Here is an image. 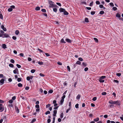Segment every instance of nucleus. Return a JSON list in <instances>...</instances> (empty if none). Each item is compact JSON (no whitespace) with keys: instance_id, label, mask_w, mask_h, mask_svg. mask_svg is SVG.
Instances as JSON below:
<instances>
[{"instance_id":"nucleus-1","label":"nucleus","mask_w":123,"mask_h":123,"mask_svg":"<svg viewBox=\"0 0 123 123\" xmlns=\"http://www.w3.org/2000/svg\"><path fill=\"white\" fill-rule=\"evenodd\" d=\"M54 2L51 0H50L49 1V6L50 7L55 8L57 6L56 5L54 4Z\"/></svg>"},{"instance_id":"nucleus-2","label":"nucleus","mask_w":123,"mask_h":123,"mask_svg":"<svg viewBox=\"0 0 123 123\" xmlns=\"http://www.w3.org/2000/svg\"><path fill=\"white\" fill-rule=\"evenodd\" d=\"M15 8V6L14 5L11 6L10 8H8V11L9 12H11L12 11V9H14Z\"/></svg>"},{"instance_id":"nucleus-3","label":"nucleus","mask_w":123,"mask_h":123,"mask_svg":"<svg viewBox=\"0 0 123 123\" xmlns=\"http://www.w3.org/2000/svg\"><path fill=\"white\" fill-rule=\"evenodd\" d=\"M65 95H63V96L62 97V99L60 101V104L61 105H62L64 101V99L65 97Z\"/></svg>"},{"instance_id":"nucleus-4","label":"nucleus","mask_w":123,"mask_h":123,"mask_svg":"<svg viewBox=\"0 0 123 123\" xmlns=\"http://www.w3.org/2000/svg\"><path fill=\"white\" fill-rule=\"evenodd\" d=\"M13 72L15 74H19L18 71V69L16 68L13 71Z\"/></svg>"},{"instance_id":"nucleus-5","label":"nucleus","mask_w":123,"mask_h":123,"mask_svg":"<svg viewBox=\"0 0 123 123\" xmlns=\"http://www.w3.org/2000/svg\"><path fill=\"white\" fill-rule=\"evenodd\" d=\"M9 37V36L6 33H5L3 34H2V37Z\"/></svg>"},{"instance_id":"nucleus-6","label":"nucleus","mask_w":123,"mask_h":123,"mask_svg":"<svg viewBox=\"0 0 123 123\" xmlns=\"http://www.w3.org/2000/svg\"><path fill=\"white\" fill-rule=\"evenodd\" d=\"M4 110V107L2 106L1 104H0V110L1 111H3Z\"/></svg>"},{"instance_id":"nucleus-7","label":"nucleus","mask_w":123,"mask_h":123,"mask_svg":"<svg viewBox=\"0 0 123 123\" xmlns=\"http://www.w3.org/2000/svg\"><path fill=\"white\" fill-rule=\"evenodd\" d=\"M5 80L3 79H2L0 80V85H1L4 83Z\"/></svg>"},{"instance_id":"nucleus-8","label":"nucleus","mask_w":123,"mask_h":123,"mask_svg":"<svg viewBox=\"0 0 123 123\" xmlns=\"http://www.w3.org/2000/svg\"><path fill=\"white\" fill-rule=\"evenodd\" d=\"M1 28L4 31H6V28L4 27V26L3 25H1Z\"/></svg>"},{"instance_id":"nucleus-9","label":"nucleus","mask_w":123,"mask_h":123,"mask_svg":"<svg viewBox=\"0 0 123 123\" xmlns=\"http://www.w3.org/2000/svg\"><path fill=\"white\" fill-rule=\"evenodd\" d=\"M65 41L68 43H71L72 42V40L68 38L66 39Z\"/></svg>"},{"instance_id":"nucleus-10","label":"nucleus","mask_w":123,"mask_h":123,"mask_svg":"<svg viewBox=\"0 0 123 123\" xmlns=\"http://www.w3.org/2000/svg\"><path fill=\"white\" fill-rule=\"evenodd\" d=\"M65 9H64L60 8L59 9V11L60 12H64V11H65Z\"/></svg>"},{"instance_id":"nucleus-11","label":"nucleus","mask_w":123,"mask_h":123,"mask_svg":"<svg viewBox=\"0 0 123 123\" xmlns=\"http://www.w3.org/2000/svg\"><path fill=\"white\" fill-rule=\"evenodd\" d=\"M115 104H116L117 105H119L120 104V101L118 100L115 101Z\"/></svg>"},{"instance_id":"nucleus-12","label":"nucleus","mask_w":123,"mask_h":123,"mask_svg":"<svg viewBox=\"0 0 123 123\" xmlns=\"http://www.w3.org/2000/svg\"><path fill=\"white\" fill-rule=\"evenodd\" d=\"M109 102L110 104H115V101H113L112 100L110 101Z\"/></svg>"},{"instance_id":"nucleus-13","label":"nucleus","mask_w":123,"mask_h":123,"mask_svg":"<svg viewBox=\"0 0 123 123\" xmlns=\"http://www.w3.org/2000/svg\"><path fill=\"white\" fill-rule=\"evenodd\" d=\"M2 48L4 49H5L7 48L6 45L5 44H2Z\"/></svg>"},{"instance_id":"nucleus-14","label":"nucleus","mask_w":123,"mask_h":123,"mask_svg":"<svg viewBox=\"0 0 123 123\" xmlns=\"http://www.w3.org/2000/svg\"><path fill=\"white\" fill-rule=\"evenodd\" d=\"M63 14L65 15H68V13L65 10V11L63 12Z\"/></svg>"},{"instance_id":"nucleus-15","label":"nucleus","mask_w":123,"mask_h":123,"mask_svg":"<svg viewBox=\"0 0 123 123\" xmlns=\"http://www.w3.org/2000/svg\"><path fill=\"white\" fill-rule=\"evenodd\" d=\"M15 109L16 110L17 112L18 113L19 112V109H18V107L16 106H15Z\"/></svg>"},{"instance_id":"nucleus-16","label":"nucleus","mask_w":123,"mask_h":123,"mask_svg":"<svg viewBox=\"0 0 123 123\" xmlns=\"http://www.w3.org/2000/svg\"><path fill=\"white\" fill-rule=\"evenodd\" d=\"M61 42L62 43H65L66 42L64 41V39L63 38L62 39L61 41Z\"/></svg>"},{"instance_id":"nucleus-17","label":"nucleus","mask_w":123,"mask_h":123,"mask_svg":"<svg viewBox=\"0 0 123 123\" xmlns=\"http://www.w3.org/2000/svg\"><path fill=\"white\" fill-rule=\"evenodd\" d=\"M80 97V96L79 94H78L76 97V98L77 99H79Z\"/></svg>"},{"instance_id":"nucleus-18","label":"nucleus","mask_w":123,"mask_h":123,"mask_svg":"<svg viewBox=\"0 0 123 123\" xmlns=\"http://www.w3.org/2000/svg\"><path fill=\"white\" fill-rule=\"evenodd\" d=\"M3 16L1 12H0V18L1 19H3Z\"/></svg>"},{"instance_id":"nucleus-19","label":"nucleus","mask_w":123,"mask_h":123,"mask_svg":"<svg viewBox=\"0 0 123 123\" xmlns=\"http://www.w3.org/2000/svg\"><path fill=\"white\" fill-rule=\"evenodd\" d=\"M40 9V8L39 6H37L36 7L35 9L36 10L38 11Z\"/></svg>"},{"instance_id":"nucleus-20","label":"nucleus","mask_w":123,"mask_h":123,"mask_svg":"<svg viewBox=\"0 0 123 123\" xmlns=\"http://www.w3.org/2000/svg\"><path fill=\"white\" fill-rule=\"evenodd\" d=\"M116 17L119 18L121 17V15L120 14L118 13L116 14Z\"/></svg>"},{"instance_id":"nucleus-21","label":"nucleus","mask_w":123,"mask_h":123,"mask_svg":"<svg viewBox=\"0 0 123 123\" xmlns=\"http://www.w3.org/2000/svg\"><path fill=\"white\" fill-rule=\"evenodd\" d=\"M18 87H22V86L23 85L22 84H21V83H19L18 84Z\"/></svg>"},{"instance_id":"nucleus-22","label":"nucleus","mask_w":123,"mask_h":123,"mask_svg":"<svg viewBox=\"0 0 123 123\" xmlns=\"http://www.w3.org/2000/svg\"><path fill=\"white\" fill-rule=\"evenodd\" d=\"M85 21L86 22H88L89 21L88 18H85Z\"/></svg>"},{"instance_id":"nucleus-23","label":"nucleus","mask_w":123,"mask_h":123,"mask_svg":"<svg viewBox=\"0 0 123 123\" xmlns=\"http://www.w3.org/2000/svg\"><path fill=\"white\" fill-rule=\"evenodd\" d=\"M19 33V31L18 30H17L15 31V33L16 35H18Z\"/></svg>"},{"instance_id":"nucleus-24","label":"nucleus","mask_w":123,"mask_h":123,"mask_svg":"<svg viewBox=\"0 0 123 123\" xmlns=\"http://www.w3.org/2000/svg\"><path fill=\"white\" fill-rule=\"evenodd\" d=\"M82 65L84 67H86V66L87 64L86 63L83 62L82 63Z\"/></svg>"},{"instance_id":"nucleus-25","label":"nucleus","mask_w":123,"mask_h":123,"mask_svg":"<svg viewBox=\"0 0 123 123\" xmlns=\"http://www.w3.org/2000/svg\"><path fill=\"white\" fill-rule=\"evenodd\" d=\"M93 38L95 42L97 43H98V40L97 38Z\"/></svg>"},{"instance_id":"nucleus-26","label":"nucleus","mask_w":123,"mask_h":123,"mask_svg":"<svg viewBox=\"0 0 123 123\" xmlns=\"http://www.w3.org/2000/svg\"><path fill=\"white\" fill-rule=\"evenodd\" d=\"M99 120V118L98 117H97L95 119H94V121L95 122H97Z\"/></svg>"},{"instance_id":"nucleus-27","label":"nucleus","mask_w":123,"mask_h":123,"mask_svg":"<svg viewBox=\"0 0 123 123\" xmlns=\"http://www.w3.org/2000/svg\"><path fill=\"white\" fill-rule=\"evenodd\" d=\"M95 13V12L94 11H92L91 12V14L92 15H94Z\"/></svg>"},{"instance_id":"nucleus-28","label":"nucleus","mask_w":123,"mask_h":123,"mask_svg":"<svg viewBox=\"0 0 123 123\" xmlns=\"http://www.w3.org/2000/svg\"><path fill=\"white\" fill-rule=\"evenodd\" d=\"M38 63L41 65H43V62H38Z\"/></svg>"},{"instance_id":"nucleus-29","label":"nucleus","mask_w":123,"mask_h":123,"mask_svg":"<svg viewBox=\"0 0 123 123\" xmlns=\"http://www.w3.org/2000/svg\"><path fill=\"white\" fill-rule=\"evenodd\" d=\"M35 71L36 70H35L32 69L31 70V72L32 73H33L35 72Z\"/></svg>"},{"instance_id":"nucleus-30","label":"nucleus","mask_w":123,"mask_h":123,"mask_svg":"<svg viewBox=\"0 0 123 123\" xmlns=\"http://www.w3.org/2000/svg\"><path fill=\"white\" fill-rule=\"evenodd\" d=\"M104 13V11H100L99 14H103Z\"/></svg>"},{"instance_id":"nucleus-31","label":"nucleus","mask_w":123,"mask_h":123,"mask_svg":"<svg viewBox=\"0 0 123 123\" xmlns=\"http://www.w3.org/2000/svg\"><path fill=\"white\" fill-rule=\"evenodd\" d=\"M36 121V119H33L31 122V123H33L34 122H35Z\"/></svg>"},{"instance_id":"nucleus-32","label":"nucleus","mask_w":123,"mask_h":123,"mask_svg":"<svg viewBox=\"0 0 123 123\" xmlns=\"http://www.w3.org/2000/svg\"><path fill=\"white\" fill-rule=\"evenodd\" d=\"M106 77V76H101L100 78V79H104V78H105Z\"/></svg>"},{"instance_id":"nucleus-33","label":"nucleus","mask_w":123,"mask_h":123,"mask_svg":"<svg viewBox=\"0 0 123 123\" xmlns=\"http://www.w3.org/2000/svg\"><path fill=\"white\" fill-rule=\"evenodd\" d=\"M9 66L13 68L14 67L13 65L12 64H9Z\"/></svg>"},{"instance_id":"nucleus-34","label":"nucleus","mask_w":123,"mask_h":123,"mask_svg":"<svg viewBox=\"0 0 123 123\" xmlns=\"http://www.w3.org/2000/svg\"><path fill=\"white\" fill-rule=\"evenodd\" d=\"M21 78H19L17 79V81L18 82H19L21 81Z\"/></svg>"},{"instance_id":"nucleus-35","label":"nucleus","mask_w":123,"mask_h":123,"mask_svg":"<svg viewBox=\"0 0 123 123\" xmlns=\"http://www.w3.org/2000/svg\"><path fill=\"white\" fill-rule=\"evenodd\" d=\"M50 113V112L49 111H48L46 112L45 113V114L46 115H47L48 114H49Z\"/></svg>"},{"instance_id":"nucleus-36","label":"nucleus","mask_w":123,"mask_h":123,"mask_svg":"<svg viewBox=\"0 0 123 123\" xmlns=\"http://www.w3.org/2000/svg\"><path fill=\"white\" fill-rule=\"evenodd\" d=\"M67 69L69 71H70V67L69 66H67Z\"/></svg>"},{"instance_id":"nucleus-37","label":"nucleus","mask_w":123,"mask_h":123,"mask_svg":"<svg viewBox=\"0 0 123 123\" xmlns=\"http://www.w3.org/2000/svg\"><path fill=\"white\" fill-rule=\"evenodd\" d=\"M99 81L100 82H104L105 81L104 80H102V79H100Z\"/></svg>"},{"instance_id":"nucleus-38","label":"nucleus","mask_w":123,"mask_h":123,"mask_svg":"<svg viewBox=\"0 0 123 123\" xmlns=\"http://www.w3.org/2000/svg\"><path fill=\"white\" fill-rule=\"evenodd\" d=\"M81 62L79 61H78L77 62H76V64H78L80 65L81 64Z\"/></svg>"},{"instance_id":"nucleus-39","label":"nucleus","mask_w":123,"mask_h":123,"mask_svg":"<svg viewBox=\"0 0 123 123\" xmlns=\"http://www.w3.org/2000/svg\"><path fill=\"white\" fill-rule=\"evenodd\" d=\"M10 62H11L13 63H14V61L13 59H11Z\"/></svg>"},{"instance_id":"nucleus-40","label":"nucleus","mask_w":123,"mask_h":123,"mask_svg":"<svg viewBox=\"0 0 123 123\" xmlns=\"http://www.w3.org/2000/svg\"><path fill=\"white\" fill-rule=\"evenodd\" d=\"M53 91L52 90H50L48 92V93H51L53 92Z\"/></svg>"},{"instance_id":"nucleus-41","label":"nucleus","mask_w":123,"mask_h":123,"mask_svg":"<svg viewBox=\"0 0 123 123\" xmlns=\"http://www.w3.org/2000/svg\"><path fill=\"white\" fill-rule=\"evenodd\" d=\"M112 9L114 10L115 11L117 10V8L116 7H113Z\"/></svg>"},{"instance_id":"nucleus-42","label":"nucleus","mask_w":123,"mask_h":123,"mask_svg":"<svg viewBox=\"0 0 123 123\" xmlns=\"http://www.w3.org/2000/svg\"><path fill=\"white\" fill-rule=\"evenodd\" d=\"M13 102V100L12 99L8 101V102L9 103H11V104Z\"/></svg>"},{"instance_id":"nucleus-43","label":"nucleus","mask_w":123,"mask_h":123,"mask_svg":"<svg viewBox=\"0 0 123 123\" xmlns=\"http://www.w3.org/2000/svg\"><path fill=\"white\" fill-rule=\"evenodd\" d=\"M53 11L54 12H56L57 11V9L56 8H54L53 9Z\"/></svg>"},{"instance_id":"nucleus-44","label":"nucleus","mask_w":123,"mask_h":123,"mask_svg":"<svg viewBox=\"0 0 123 123\" xmlns=\"http://www.w3.org/2000/svg\"><path fill=\"white\" fill-rule=\"evenodd\" d=\"M116 75L117 76L119 77L121 75V74L120 73H117Z\"/></svg>"},{"instance_id":"nucleus-45","label":"nucleus","mask_w":123,"mask_h":123,"mask_svg":"<svg viewBox=\"0 0 123 123\" xmlns=\"http://www.w3.org/2000/svg\"><path fill=\"white\" fill-rule=\"evenodd\" d=\"M63 113H62L61 114L60 117L61 118H62L63 117Z\"/></svg>"},{"instance_id":"nucleus-46","label":"nucleus","mask_w":123,"mask_h":123,"mask_svg":"<svg viewBox=\"0 0 123 123\" xmlns=\"http://www.w3.org/2000/svg\"><path fill=\"white\" fill-rule=\"evenodd\" d=\"M96 99L97 97H94L93 98L92 100L93 101H95L96 100Z\"/></svg>"},{"instance_id":"nucleus-47","label":"nucleus","mask_w":123,"mask_h":123,"mask_svg":"<svg viewBox=\"0 0 123 123\" xmlns=\"http://www.w3.org/2000/svg\"><path fill=\"white\" fill-rule=\"evenodd\" d=\"M16 66L18 68H20L21 67L20 65L18 64H17Z\"/></svg>"},{"instance_id":"nucleus-48","label":"nucleus","mask_w":123,"mask_h":123,"mask_svg":"<svg viewBox=\"0 0 123 123\" xmlns=\"http://www.w3.org/2000/svg\"><path fill=\"white\" fill-rule=\"evenodd\" d=\"M101 94L102 95H105L106 94V92H103Z\"/></svg>"},{"instance_id":"nucleus-49","label":"nucleus","mask_w":123,"mask_h":123,"mask_svg":"<svg viewBox=\"0 0 123 123\" xmlns=\"http://www.w3.org/2000/svg\"><path fill=\"white\" fill-rule=\"evenodd\" d=\"M79 104H76L75 105V107L76 108H78Z\"/></svg>"},{"instance_id":"nucleus-50","label":"nucleus","mask_w":123,"mask_h":123,"mask_svg":"<svg viewBox=\"0 0 123 123\" xmlns=\"http://www.w3.org/2000/svg\"><path fill=\"white\" fill-rule=\"evenodd\" d=\"M12 38L14 40H15L17 38L16 36H13L12 37Z\"/></svg>"},{"instance_id":"nucleus-51","label":"nucleus","mask_w":123,"mask_h":123,"mask_svg":"<svg viewBox=\"0 0 123 123\" xmlns=\"http://www.w3.org/2000/svg\"><path fill=\"white\" fill-rule=\"evenodd\" d=\"M96 3L97 5H99L100 4V2L99 1H96Z\"/></svg>"},{"instance_id":"nucleus-52","label":"nucleus","mask_w":123,"mask_h":123,"mask_svg":"<svg viewBox=\"0 0 123 123\" xmlns=\"http://www.w3.org/2000/svg\"><path fill=\"white\" fill-rule=\"evenodd\" d=\"M41 11L42 12H46V10L45 9H42L41 10Z\"/></svg>"},{"instance_id":"nucleus-53","label":"nucleus","mask_w":123,"mask_h":123,"mask_svg":"<svg viewBox=\"0 0 123 123\" xmlns=\"http://www.w3.org/2000/svg\"><path fill=\"white\" fill-rule=\"evenodd\" d=\"M58 64L60 65H62V63L60 62H58L57 63Z\"/></svg>"},{"instance_id":"nucleus-54","label":"nucleus","mask_w":123,"mask_h":123,"mask_svg":"<svg viewBox=\"0 0 123 123\" xmlns=\"http://www.w3.org/2000/svg\"><path fill=\"white\" fill-rule=\"evenodd\" d=\"M51 122V119L50 118L48 119L47 120V123H50Z\"/></svg>"},{"instance_id":"nucleus-55","label":"nucleus","mask_w":123,"mask_h":123,"mask_svg":"<svg viewBox=\"0 0 123 123\" xmlns=\"http://www.w3.org/2000/svg\"><path fill=\"white\" fill-rule=\"evenodd\" d=\"M88 68L87 67H86V68H85L84 69V71H86H86H87L88 70Z\"/></svg>"},{"instance_id":"nucleus-56","label":"nucleus","mask_w":123,"mask_h":123,"mask_svg":"<svg viewBox=\"0 0 123 123\" xmlns=\"http://www.w3.org/2000/svg\"><path fill=\"white\" fill-rule=\"evenodd\" d=\"M109 4L111 6H114V4L113 3H110Z\"/></svg>"},{"instance_id":"nucleus-57","label":"nucleus","mask_w":123,"mask_h":123,"mask_svg":"<svg viewBox=\"0 0 123 123\" xmlns=\"http://www.w3.org/2000/svg\"><path fill=\"white\" fill-rule=\"evenodd\" d=\"M26 79L27 80L29 81L30 79V78L29 76H28L27 77Z\"/></svg>"},{"instance_id":"nucleus-58","label":"nucleus","mask_w":123,"mask_h":123,"mask_svg":"<svg viewBox=\"0 0 123 123\" xmlns=\"http://www.w3.org/2000/svg\"><path fill=\"white\" fill-rule=\"evenodd\" d=\"M53 112L54 114H56L57 113V111L55 110H54L53 111Z\"/></svg>"},{"instance_id":"nucleus-59","label":"nucleus","mask_w":123,"mask_h":123,"mask_svg":"<svg viewBox=\"0 0 123 123\" xmlns=\"http://www.w3.org/2000/svg\"><path fill=\"white\" fill-rule=\"evenodd\" d=\"M99 7L100 8H102L104 7V6L102 5H99Z\"/></svg>"},{"instance_id":"nucleus-60","label":"nucleus","mask_w":123,"mask_h":123,"mask_svg":"<svg viewBox=\"0 0 123 123\" xmlns=\"http://www.w3.org/2000/svg\"><path fill=\"white\" fill-rule=\"evenodd\" d=\"M78 60L80 61H83V59L81 57L79 58H78Z\"/></svg>"},{"instance_id":"nucleus-61","label":"nucleus","mask_w":123,"mask_h":123,"mask_svg":"<svg viewBox=\"0 0 123 123\" xmlns=\"http://www.w3.org/2000/svg\"><path fill=\"white\" fill-rule=\"evenodd\" d=\"M50 106V104H48L46 105V108H48V107H49Z\"/></svg>"},{"instance_id":"nucleus-62","label":"nucleus","mask_w":123,"mask_h":123,"mask_svg":"<svg viewBox=\"0 0 123 123\" xmlns=\"http://www.w3.org/2000/svg\"><path fill=\"white\" fill-rule=\"evenodd\" d=\"M35 107L37 108H38L39 107V105H36L35 106Z\"/></svg>"},{"instance_id":"nucleus-63","label":"nucleus","mask_w":123,"mask_h":123,"mask_svg":"<svg viewBox=\"0 0 123 123\" xmlns=\"http://www.w3.org/2000/svg\"><path fill=\"white\" fill-rule=\"evenodd\" d=\"M93 1H92L91 3H90V6H92L93 5Z\"/></svg>"},{"instance_id":"nucleus-64","label":"nucleus","mask_w":123,"mask_h":123,"mask_svg":"<svg viewBox=\"0 0 123 123\" xmlns=\"http://www.w3.org/2000/svg\"><path fill=\"white\" fill-rule=\"evenodd\" d=\"M114 81L117 83H119V81L118 80H114Z\"/></svg>"}]
</instances>
